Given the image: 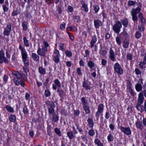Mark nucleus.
I'll return each mask as SVG.
<instances>
[{
	"mask_svg": "<svg viewBox=\"0 0 146 146\" xmlns=\"http://www.w3.org/2000/svg\"><path fill=\"white\" fill-rule=\"evenodd\" d=\"M65 53L66 55L69 57H71L72 55V52L69 50H67L65 52Z\"/></svg>",
	"mask_w": 146,
	"mask_h": 146,
	"instance_id": "50",
	"label": "nucleus"
},
{
	"mask_svg": "<svg viewBox=\"0 0 146 146\" xmlns=\"http://www.w3.org/2000/svg\"><path fill=\"white\" fill-rule=\"evenodd\" d=\"M142 86L141 84H137L135 85V89L138 92L141 91L142 90Z\"/></svg>",
	"mask_w": 146,
	"mask_h": 146,
	"instance_id": "23",
	"label": "nucleus"
},
{
	"mask_svg": "<svg viewBox=\"0 0 146 146\" xmlns=\"http://www.w3.org/2000/svg\"><path fill=\"white\" fill-rule=\"evenodd\" d=\"M121 23H122L124 27L125 28H126L127 27L128 24V20L127 18H125L124 19L121 21Z\"/></svg>",
	"mask_w": 146,
	"mask_h": 146,
	"instance_id": "19",
	"label": "nucleus"
},
{
	"mask_svg": "<svg viewBox=\"0 0 146 146\" xmlns=\"http://www.w3.org/2000/svg\"><path fill=\"white\" fill-rule=\"evenodd\" d=\"M141 36V34L139 31L136 32L135 34V37L137 38H139Z\"/></svg>",
	"mask_w": 146,
	"mask_h": 146,
	"instance_id": "49",
	"label": "nucleus"
},
{
	"mask_svg": "<svg viewBox=\"0 0 146 146\" xmlns=\"http://www.w3.org/2000/svg\"><path fill=\"white\" fill-rule=\"evenodd\" d=\"M83 86L85 88L86 90H90L91 87L85 81L83 83Z\"/></svg>",
	"mask_w": 146,
	"mask_h": 146,
	"instance_id": "28",
	"label": "nucleus"
},
{
	"mask_svg": "<svg viewBox=\"0 0 146 146\" xmlns=\"http://www.w3.org/2000/svg\"><path fill=\"white\" fill-rule=\"evenodd\" d=\"M87 121L88 124L91 125L92 127H93L94 126V123L92 120L90 118H88Z\"/></svg>",
	"mask_w": 146,
	"mask_h": 146,
	"instance_id": "39",
	"label": "nucleus"
},
{
	"mask_svg": "<svg viewBox=\"0 0 146 146\" xmlns=\"http://www.w3.org/2000/svg\"><path fill=\"white\" fill-rule=\"evenodd\" d=\"M144 98L143 94L141 92H140L139 94L138 98L137 100V104H141L144 101Z\"/></svg>",
	"mask_w": 146,
	"mask_h": 146,
	"instance_id": "9",
	"label": "nucleus"
},
{
	"mask_svg": "<svg viewBox=\"0 0 146 146\" xmlns=\"http://www.w3.org/2000/svg\"><path fill=\"white\" fill-rule=\"evenodd\" d=\"M97 39L96 35H94L92 36V39L90 42V46L91 48L93 47L94 46V44L97 42Z\"/></svg>",
	"mask_w": 146,
	"mask_h": 146,
	"instance_id": "12",
	"label": "nucleus"
},
{
	"mask_svg": "<svg viewBox=\"0 0 146 146\" xmlns=\"http://www.w3.org/2000/svg\"><path fill=\"white\" fill-rule=\"evenodd\" d=\"M84 110L86 114H89L90 113V107L88 105L83 106Z\"/></svg>",
	"mask_w": 146,
	"mask_h": 146,
	"instance_id": "18",
	"label": "nucleus"
},
{
	"mask_svg": "<svg viewBox=\"0 0 146 146\" xmlns=\"http://www.w3.org/2000/svg\"><path fill=\"white\" fill-rule=\"evenodd\" d=\"M107 139L108 141L109 142H111L113 141V136L111 135V134H110L108 136Z\"/></svg>",
	"mask_w": 146,
	"mask_h": 146,
	"instance_id": "54",
	"label": "nucleus"
},
{
	"mask_svg": "<svg viewBox=\"0 0 146 146\" xmlns=\"http://www.w3.org/2000/svg\"><path fill=\"white\" fill-rule=\"evenodd\" d=\"M104 105L103 104H100L98 106V111L96 112V116L97 117V120L98 119V117L100 115V113H102L104 110Z\"/></svg>",
	"mask_w": 146,
	"mask_h": 146,
	"instance_id": "6",
	"label": "nucleus"
},
{
	"mask_svg": "<svg viewBox=\"0 0 146 146\" xmlns=\"http://www.w3.org/2000/svg\"><path fill=\"white\" fill-rule=\"evenodd\" d=\"M116 40L118 44L119 45H120L121 43V41L118 36H117L116 38Z\"/></svg>",
	"mask_w": 146,
	"mask_h": 146,
	"instance_id": "58",
	"label": "nucleus"
},
{
	"mask_svg": "<svg viewBox=\"0 0 146 146\" xmlns=\"http://www.w3.org/2000/svg\"><path fill=\"white\" fill-rule=\"evenodd\" d=\"M120 129L122 132L127 135H128L131 134V131L129 127H124L121 126Z\"/></svg>",
	"mask_w": 146,
	"mask_h": 146,
	"instance_id": "5",
	"label": "nucleus"
},
{
	"mask_svg": "<svg viewBox=\"0 0 146 146\" xmlns=\"http://www.w3.org/2000/svg\"><path fill=\"white\" fill-rule=\"evenodd\" d=\"M44 94L45 96L47 97L50 95V92L49 90H46L45 91Z\"/></svg>",
	"mask_w": 146,
	"mask_h": 146,
	"instance_id": "52",
	"label": "nucleus"
},
{
	"mask_svg": "<svg viewBox=\"0 0 146 146\" xmlns=\"http://www.w3.org/2000/svg\"><path fill=\"white\" fill-rule=\"evenodd\" d=\"M94 143L98 146H104L103 144L101 143L100 141L98 138L96 139L95 140Z\"/></svg>",
	"mask_w": 146,
	"mask_h": 146,
	"instance_id": "32",
	"label": "nucleus"
},
{
	"mask_svg": "<svg viewBox=\"0 0 146 146\" xmlns=\"http://www.w3.org/2000/svg\"><path fill=\"white\" fill-rule=\"evenodd\" d=\"M54 131L55 133L58 136H61L60 131L58 128H56L54 129Z\"/></svg>",
	"mask_w": 146,
	"mask_h": 146,
	"instance_id": "41",
	"label": "nucleus"
},
{
	"mask_svg": "<svg viewBox=\"0 0 146 146\" xmlns=\"http://www.w3.org/2000/svg\"><path fill=\"white\" fill-rule=\"evenodd\" d=\"M16 116L14 114H11L9 117V119L10 122H14L16 120Z\"/></svg>",
	"mask_w": 146,
	"mask_h": 146,
	"instance_id": "20",
	"label": "nucleus"
},
{
	"mask_svg": "<svg viewBox=\"0 0 146 146\" xmlns=\"http://www.w3.org/2000/svg\"><path fill=\"white\" fill-rule=\"evenodd\" d=\"M94 23L96 28H99V27L102 25V22L99 20H94Z\"/></svg>",
	"mask_w": 146,
	"mask_h": 146,
	"instance_id": "17",
	"label": "nucleus"
},
{
	"mask_svg": "<svg viewBox=\"0 0 146 146\" xmlns=\"http://www.w3.org/2000/svg\"><path fill=\"white\" fill-rule=\"evenodd\" d=\"M67 134L70 139H72L75 137V135L74 134L73 132L72 131L68 132Z\"/></svg>",
	"mask_w": 146,
	"mask_h": 146,
	"instance_id": "24",
	"label": "nucleus"
},
{
	"mask_svg": "<svg viewBox=\"0 0 146 146\" xmlns=\"http://www.w3.org/2000/svg\"><path fill=\"white\" fill-rule=\"evenodd\" d=\"M129 42L126 40H125L123 42V46L124 48H127L129 47Z\"/></svg>",
	"mask_w": 146,
	"mask_h": 146,
	"instance_id": "31",
	"label": "nucleus"
},
{
	"mask_svg": "<svg viewBox=\"0 0 146 146\" xmlns=\"http://www.w3.org/2000/svg\"><path fill=\"white\" fill-rule=\"evenodd\" d=\"M27 66H24L23 68V71L26 73V76L28 75L27 73L29 71V68Z\"/></svg>",
	"mask_w": 146,
	"mask_h": 146,
	"instance_id": "40",
	"label": "nucleus"
},
{
	"mask_svg": "<svg viewBox=\"0 0 146 146\" xmlns=\"http://www.w3.org/2000/svg\"><path fill=\"white\" fill-rule=\"evenodd\" d=\"M43 52V51L42 50L40 47H39L37 51V54L38 55L42 56V55H41V54H42Z\"/></svg>",
	"mask_w": 146,
	"mask_h": 146,
	"instance_id": "56",
	"label": "nucleus"
},
{
	"mask_svg": "<svg viewBox=\"0 0 146 146\" xmlns=\"http://www.w3.org/2000/svg\"><path fill=\"white\" fill-rule=\"evenodd\" d=\"M42 50L43 51L42 54L41 55H42V56H45V54L46 52L47 51V48L46 47H43L42 49Z\"/></svg>",
	"mask_w": 146,
	"mask_h": 146,
	"instance_id": "47",
	"label": "nucleus"
},
{
	"mask_svg": "<svg viewBox=\"0 0 146 146\" xmlns=\"http://www.w3.org/2000/svg\"><path fill=\"white\" fill-rule=\"evenodd\" d=\"M136 3L135 1H129L128 2V5L129 6H131L134 5Z\"/></svg>",
	"mask_w": 146,
	"mask_h": 146,
	"instance_id": "43",
	"label": "nucleus"
},
{
	"mask_svg": "<svg viewBox=\"0 0 146 146\" xmlns=\"http://www.w3.org/2000/svg\"><path fill=\"white\" fill-rule=\"evenodd\" d=\"M45 104L47 106L48 108L50 107H55V104L52 101H47L46 102Z\"/></svg>",
	"mask_w": 146,
	"mask_h": 146,
	"instance_id": "15",
	"label": "nucleus"
},
{
	"mask_svg": "<svg viewBox=\"0 0 146 146\" xmlns=\"http://www.w3.org/2000/svg\"><path fill=\"white\" fill-rule=\"evenodd\" d=\"M54 83L58 87H60L61 83L58 79H56L54 81Z\"/></svg>",
	"mask_w": 146,
	"mask_h": 146,
	"instance_id": "46",
	"label": "nucleus"
},
{
	"mask_svg": "<svg viewBox=\"0 0 146 146\" xmlns=\"http://www.w3.org/2000/svg\"><path fill=\"white\" fill-rule=\"evenodd\" d=\"M145 28V27L142 25H139L138 26V30L141 31H143Z\"/></svg>",
	"mask_w": 146,
	"mask_h": 146,
	"instance_id": "53",
	"label": "nucleus"
},
{
	"mask_svg": "<svg viewBox=\"0 0 146 146\" xmlns=\"http://www.w3.org/2000/svg\"><path fill=\"white\" fill-rule=\"evenodd\" d=\"M88 134L91 136H93L95 134V132L93 129H91L89 131Z\"/></svg>",
	"mask_w": 146,
	"mask_h": 146,
	"instance_id": "57",
	"label": "nucleus"
},
{
	"mask_svg": "<svg viewBox=\"0 0 146 146\" xmlns=\"http://www.w3.org/2000/svg\"><path fill=\"white\" fill-rule=\"evenodd\" d=\"M80 3L82 5V7L84 11L86 12H88V5L83 1H80Z\"/></svg>",
	"mask_w": 146,
	"mask_h": 146,
	"instance_id": "11",
	"label": "nucleus"
},
{
	"mask_svg": "<svg viewBox=\"0 0 146 146\" xmlns=\"http://www.w3.org/2000/svg\"><path fill=\"white\" fill-rule=\"evenodd\" d=\"M94 10L96 13H97L99 11L100 8L97 5H95L93 6Z\"/></svg>",
	"mask_w": 146,
	"mask_h": 146,
	"instance_id": "45",
	"label": "nucleus"
},
{
	"mask_svg": "<svg viewBox=\"0 0 146 146\" xmlns=\"http://www.w3.org/2000/svg\"><path fill=\"white\" fill-rule=\"evenodd\" d=\"M32 57L33 60L35 61L38 62L39 60V57L36 54L33 53L32 54Z\"/></svg>",
	"mask_w": 146,
	"mask_h": 146,
	"instance_id": "16",
	"label": "nucleus"
},
{
	"mask_svg": "<svg viewBox=\"0 0 146 146\" xmlns=\"http://www.w3.org/2000/svg\"><path fill=\"white\" fill-rule=\"evenodd\" d=\"M38 70L40 73L43 75L45 74L46 71L44 68L42 67H39L38 68Z\"/></svg>",
	"mask_w": 146,
	"mask_h": 146,
	"instance_id": "35",
	"label": "nucleus"
},
{
	"mask_svg": "<svg viewBox=\"0 0 146 146\" xmlns=\"http://www.w3.org/2000/svg\"><path fill=\"white\" fill-rule=\"evenodd\" d=\"M11 75L13 77V80L15 85L17 86L20 84L21 78L23 77L24 79V77L25 76L24 74H21L18 72L15 71H13Z\"/></svg>",
	"mask_w": 146,
	"mask_h": 146,
	"instance_id": "1",
	"label": "nucleus"
},
{
	"mask_svg": "<svg viewBox=\"0 0 146 146\" xmlns=\"http://www.w3.org/2000/svg\"><path fill=\"white\" fill-rule=\"evenodd\" d=\"M65 23L63 22L60 25V29L62 30H64L65 29Z\"/></svg>",
	"mask_w": 146,
	"mask_h": 146,
	"instance_id": "60",
	"label": "nucleus"
},
{
	"mask_svg": "<svg viewBox=\"0 0 146 146\" xmlns=\"http://www.w3.org/2000/svg\"><path fill=\"white\" fill-rule=\"evenodd\" d=\"M74 21L76 22H79L80 21V17L79 16H76L74 18Z\"/></svg>",
	"mask_w": 146,
	"mask_h": 146,
	"instance_id": "59",
	"label": "nucleus"
},
{
	"mask_svg": "<svg viewBox=\"0 0 146 146\" xmlns=\"http://www.w3.org/2000/svg\"><path fill=\"white\" fill-rule=\"evenodd\" d=\"M127 58L128 60H131L132 59V55L130 54H128L127 56Z\"/></svg>",
	"mask_w": 146,
	"mask_h": 146,
	"instance_id": "64",
	"label": "nucleus"
},
{
	"mask_svg": "<svg viewBox=\"0 0 146 146\" xmlns=\"http://www.w3.org/2000/svg\"><path fill=\"white\" fill-rule=\"evenodd\" d=\"M109 57L110 59L113 61L116 60L115 57V54L112 48H110L109 51Z\"/></svg>",
	"mask_w": 146,
	"mask_h": 146,
	"instance_id": "8",
	"label": "nucleus"
},
{
	"mask_svg": "<svg viewBox=\"0 0 146 146\" xmlns=\"http://www.w3.org/2000/svg\"><path fill=\"white\" fill-rule=\"evenodd\" d=\"M28 23L26 21H24L23 22L22 26L23 27V30L26 31L28 29Z\"/></svg>",
	"mask_w": 146,
	"mask_h": 146,
	"instance_id": "29",
	"label": "nucleus"
},
{
	"mask_svg": "<svg viewBox=\"0 0 146 146\" xmlns=\"http://www.w3.org/2000/svg\"><path fill=\"white\" fill-rule=\"evenodd\" d=\"M60 56H54L53 60L56 63H57L60 62L59 57Z\"/></svg>",
	"mask_w": 146,
	"mask_h": 146,
	"instance_id": "38",
	"label": "nucleus"
},
{
	"mask_svg": "<svg viewBox=\"0 0 146 146\" xmlns=\"http://www.w3.org/2000/svg\"><path fill=\"white\" fill-rule=\"evenodd\" d=\"M11 28L12 26L11 24L9 22L7 23V27L5 29H8L9 30H11Z\"/></svg>",
	"mask_w": 146,
	"mask_h": 146,
	"instance_id": "55",
	"label": "nucleus"
},
{
	"mask_svg": "<svg viewBox=\"0 0 146 146\" xmlns=\"http://www.w3.org/2000/svg\"><path fill=\"white\" fill-rule=\"evenodd\" d=\"M136 109L140 111L141 112L143 111V106L141 105V104H137L136 106Z\"/></svg>",
	"mask_w": 146,
	"mask_h": 146,
	"instance_id": "30",
	"label": "nucleus"
},
{
	"mask_svg": "<svg viewBox=\"0 0 146 146\" xmlns=\"http://www.w3.org/2000/svg\"><path fill=\"white\" fill-rule=\"evenodd\" d=\"M122 27L121 21H118L114 25L113 27V30L117 34H118L119 33Z\"/></svg>",
	"mask_w": 146,
	"mask_h": 146,
	"instance_id": "3",
	"label": "nucleus"
},
{
	"mask_svg": "<svg viewBox=\"0 0 146 146\" xmlns=\"http://www.w3.org/2000/svg\"><path fill=\"white\" fill-rule=\"evenodd\" d=\"M88 66L90 68H92L94 67L95 64L92 61H89L88 63Z\"/></svg>",
	"mask_w": 146,
	"mask_h": 146,
	"instance_id": "37",
	"label": "nucleus"
},
{
	"mask_svg": "<svg viewBox=\"0 0 146 146\" xmlns=\"http://www.w3.org/2000/svg\"><path fill=\"white\" fill-rule=\"evenodd\" d=\"M19 13L17 10L14 11L12 13L11 15L12 16H14L17 15H18Z\"/></svg>",
	"mask_w": 146,
	"mask_h": 146,
	"instance_id": "62",
	"label": "nucleus"
},
{
	"mask_svg": "<svg viewBox=\"0 0 146 146\" xmlns=\"http://www.w3.org/2000/svg\"><path fill=\"white\" fill-rule=\"evenodd\" d=\"M59 116L58 114L53 113L52 116L51 120L52 122H57L59 120Z\"/></svg>",
	"mask_w": 146,
	"mask_h": 146,
	"instance_id": "14",
	"label": "nucleus"
},
{
	"mask_svg": "<svg viewBox=\"0 0 146 146\" xmlns=\"http://www.w3.org/2000/svg\"><path fill=\"white\" fill-rule=\"evenodd\" d=\"M121 35L122 36L123 38H127L128 36V34L125 31L123 32L121 34Z\"/></svg>",
	"mask_w": 146,
	"mask_h": 146,
	"instance_id": "44",
	"label": "nucleus"
},
{
	"mask_svg": "<svg viewBox=\"0 0 146 146\" xmlns=\"http://www.w3.org/2000/svg\"><path fill=\"white\" fill-rule=\"evenodd\" d=\"M25 66H28L29 65V60L27 58L23 59Z\"/></svg>",
	"mask_w": 146,
	"mask_h": 146,
	"instance_id": "48",
	"label": "nucleus"
},
{
	"mask_svg": "<svg viewBox=\"0 0 146 146\" xmlns=\"http://www.w3.org/2000/svg\"><path fill=\"white\" fill-rule=\"evenodd\" d=\"M5 108L10 113H13L14 112V108L9 105L6 106Z\"/></svg>",
	"mask_w": 146,
	"mask_h": 146,
	"instance_id": "25",
	"label": "nucleus"
},
{
	"mask_svg": "<svg viewBox=\"0 0 146 146\" xmlns=\"http://www.w3.org/2000/svg\"><path fill=\"white\" fill-rule=\"evenodd\" d=\"M23 112L25 114L27 115L29 114L28 109L26 106L23 108Z\"/></svg>",
	"mask_w": 146,
	"mask_h": 146,
	"instance_id": "42",
	"label": "nucleus"
},
{
	"mask_svg": "<svg viewBox=\"0 0 146 146\" xmlns=\"http://www.w3.org/2000/svg\"><path fill=\"white\" fill-rule=\"evenodd\" d=\"M23 39L24 41V45L27 47H29V40L27 39L26 37H24Z\"/></svg>",
	"mask_w": 146,
	"mask_h": 146,
	"instance_id": "33",
	"label": "nucleus"
},
{
	"mask_svg": "<svg viewBox=\"0 0 146 146\" xmlns=\"http://www.w3.org/2000/svg\"><path fill=\"white\" fill-rule=\"evenodd\" d=\"M55 107H50L48 108V112L49 114H53L54 113L55 110L54 108Z\"/></svg>",
	"mask_w": 146,
	"mask_h": 146,
	"instance_id": "34",
	"label": "nucleus"
},
{
	"mask_svg": "<svg viewBox=\"0 0 146 146\" xmlns=\"http://www.w3.org/2000/svg\"><path fill=\"white\" fill-rule=\"evenodd\" d=\"M11 31V30H9L5 28L3 33L4 35L8 36L9 35Z\"/></svg>",
	"mask_w": 146,
	"mask_h": 146,
	"instance_id": "36",
	"label": "nucleus"
},
{
	"mask_svg": "<svg viewBox=\"0 0 146 146\" xmlns=\"http://www.w3.org/2000/svg\"><path fill=\"white\" fill-rule=\"evenodd\" d=\"M138 17L140 19L141 22L143 25L146 22L145 19L143 17V15L142 13H140L138 15Z\"/></svg>",
	"mask_w": 146,
	"mask_h": 146,
	"instance_id": "13",
	"label": "nucleus"
},
{
	"mask_svg": "<svg viewBox=\"0 0 146 146\" xmlns=\"http://www.w3.org/2000/svg\"><path fill=\"white\" fill-rule=\"evenodd\" d=\"M135 74L137 75L141 74V71L138 68H136L135 69Z\"/></svg>",
	"mask_w": 146,
	"mask_h": 146,
	"instance_id": "61",
	"label": "nucleus"
},
{
	"mask_svg": "<svg viewBox=\"0 0 146 146\" xmlns=\"http://www.w3.org/2000/svg\"><path fill=\"white\" fill-rule=\"evenodd\" d=\"M139 7H138L136 8H133L131 11V14L132 17V19L134 22L137 21L138 17L137 15L139 13L141 10V7H142L141 4L139 3Z\"/></svg>",
	"mask_w": 146,
	"mask_h": 146,
	"instance_id": "2",
	"label": "nucleus"
},
{
	"mask_svg": "<svg viewBox=\"0 0 146 146\" xmlns=\"http://www.w3.org/2000/svg\"><path fill=\"white\" fill-rule=\"evenodd\" d=\"M136 125L137 127V128L140 129V130L142 129L143 127V125L142 124V123L140 121H137L136 123Z\"/></svg>",
	"mask_w": 146,
	"mask_h": 146,
	"instance_id": "26",
	"label": "nucleus"
},
{
	"mask_svg": "<svg viewBox=\"0 0 146 146\" xmlns=\"http://www.w3.org/2000/svg\"><path fill=\"white\" fill-rule=\"evenodd\" d=\"M57 92L59 96L60 97L63 96L66 94L64 91L60 88L58 89Z\"/></svg>",
	"mask_w": 146,
	"mask_h": 146,
	"instance_id": "21",
	"label": "nucleus"
},
{
	"mask_svg": "<svg viewBox=\"0 0 146 146\" xmlns=\"http://www.w3.org/2000/svg\"><path fill=\"white\" fill-rule=\"evenodd\" d=\"M19 49L21 51L22 59H24L27 58V54L25 50V48L23 47L21 45H20L19 46Z\"/></svg>",
	"mask_w": 146,
	"mask_h": 146,
	"instance_id": "7",
	"label": "nucleus"
},
{
	"mask_svg": "<svg viewBox=\"0 0 146 146\" xmlns=\"http://www.w3.org/2000/svg\"><path fill=\"white\" fill-rule=\"evenodd\" d=\"M127 87L128 88L129 91L131 95L134 96L135 95V94L131 88V84L130 82L129 81L127 83Z\"/></svg>",
	"mask_w": 146,
	"mask_h": 146,
	"instance_id": "10",
	"label": "nucleus"
},
{
	"mask_svg": "<svg viewBox=\"0 0 146 146\" xmlns=\"http://www.w3.org/2000/svg\"><path fill=\"white\" fill-rule=\"evenodd\" d=\"M114 71L119 74H121L123 73V70L120 64L118 63L115 64L114 66Z\"/></svg>",
	"mask_w": 146,
	"mask_h": 146,
	"instance_id": "4",
	"label": "nucleus"
},
{
	"mask_svg": "<svg viewBox=\"0 0 146 146\" xmlns=\"http://www.w3.org/2000/svg\"><path fill=\"white\" fill-rule=\"evenodd\" d=\"M101 55L104 56L107 54V51L106 50H102V49L100 51Z\"/></svg>",
	"mask_w": 146,
	"mask_h": 146,
	"instance_id": "51",
	"label": "nucleus"
},
{
	"mask_svg": "<svg viewBox=\"0 0 146 146\" xmlns=\"http://www.w3.org/2000/svg\"><path fill=\"white\" fill-rule=\"evenodd\" d=\"M81 101L82 106H84L88 104V100H86V98L84 97H83L81 98Z\"/></svg>",
	"mask_w": 146,
	"mask_h": 146,
	"instance_id": "27",
	"label": "nucleus"
},
{
	"mask_svg": "<svg viewBox=\"0 0 146 146\" xmlns=\"http://www.w3.org/2000/svg\"><path fill=\"white\" fill-rule=\"evenodd\" d=\"M5 54L3 50L2 49L0 51V64L3 62V58L5 56Z\"/></svg>",
	"mask_w": 146,
	"mask_h": 146,
	"instance_id": "22",
	"label": "nucleus"
},
{
	"mask_svg": "<svg viewBox=\"0 0 146 146\" xmlns=\"http://www.w3.org/2000/svg\"><path fill=\"white\" fill-rule=\"evenodd\" d=\"M107 63V61L104 59H102V65L105 66Z\"/></svg>",
	"mask_w": 146,
	"mask_h": 146,
	"instance_id": "63",
	"label": "nucleus"
}]
</instances>
